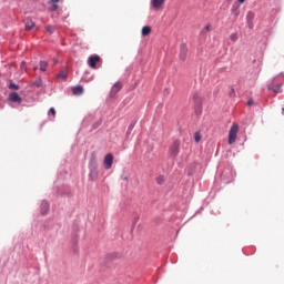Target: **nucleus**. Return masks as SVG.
Instances as JSON below:
<instances>
[{"instance_id": "f257e3e1", "label": "nucleus", "mask_w": 284, "mask_h": 284, "mask_svg": "<svg viewBox=\"0 0 284 284\" xmlns=\"http://www.w3.org/2000/svg\"><path fill=\"white\" fill-rule=\"evenodd\" d=\"M237 134H239V124H233L229 132V145H232L236 142Z\"/></svg>"}, {"instance_id": "f03ea898", "label": "nucleus", "mask_w": 284, "mask_h": 284, "mask_svg": "<svg viewBox=\"0 0 284 284\" xmlns=\"http://www.w3.org/2000/svg\"><path fill=\"white\" fill-rule=\"evenodd\" d=\"M180 150H181V140H175L170 148L171 156H179Z\"/></svg>"}, {"instance_id": "7ed1b4c3", "label": "nucleus", "mask_w": 284, "mask_h": 284, "mask_svg": "<svg viewBox=\"0 0 284 284\" xmlns=\"http://www.w3.org/2000/svg\"><path fill=\"white\" fill-rule=\"evenodd\" d=\"M101 57L93 54L88 59V65L92 68V70H97V64L100 63Z\"/></svg>"}, {"instance_id": "20e7f679", "label": "nucleus", "mask_w": 284, "mask_h": 284, "mask_svg": "<svg viewBox=\"0 0 284 284\" xmlns=\"http://www.w3.org/2000/svg\"><path fill=\"white\" fill-rule=\"evenodd\" d=\"M104 168L105 170H110L112 168V163H114V155L112 153H109L104 156Z\"/></svg>"}, {"instance_id": "39448f33", "label": "nucleus", "mask_w": 284, "mask_h": 284, "mask_svg": "<svg viewBox=\"0 0 284 284\" xmlns=\"http://www.w3.org/2000/svg\"><path fill=\"white\" fill-rule=\"evenodd\" d=\"M163 6H165V0H152L151 1V8H153V10H161V8H163Z\"/></svg>"}, {"instance_id": "423d86ee", "label": "nucleus", "mask_w": 284, "mask_h": 284, "mask_svg": "<svg viewBox=\"0 0 284 284\" xmlns=\"http://www.w3.org/2000/svg\"><path fill=\"white\" fill-rule=\"evenodd\" d=\"M9 101H11V103H21V101H23V99H21V95H19V93L11 92L9 94Z\"/></svg>"}, {"instance_id": "0eeeda50", "label": "nucleus", "mask_w": 284, "mask_h": 284, "mask_svg": "<svg viewBox=\"0 0 284 284\" xmlns=\"http://www.w3.org/2000/svg\"><path fill=\"white\" fill-rule=\"evenodd\" d=\"M187 59V45L181 44L180 47V61H185Z\"/></svg>"}, {"instance_id": "6e6552de", "label": "nucleus", "mask_w": 284, "mask_h": 284, "mask_svg": "<svg viewBox=\"0 0 284 284\" xmlns=\"http://www.w3.org/2000/svg\"><path fill=\"white\" fill-rule=\"evenodd\" d=\"M24 26H26V30H34V28L37 27L34 24V21H32V19L30 18L24 19Z\"/></svg>"}, {"instance_id": "1a4fd4ad", "label": "nucleus", "mask_w": 284, "mask_h": 284, "mask_svg": "<svg viewBox=\"0 0 284 284\" xmlns=\"http://www.w3.org/2000/svg\"><path fill=\"white\" fill-rule=\"evenodd\" d=\"M48 210H50V204L48 202L43 201L40 205L41 214H48Z\"/></svg>"}, {"instance_id": "9d476101", "label": "nucleus", "mask_w": 284, "mask_h": 284, "mask_svg": "<svg viewBox=\"0 0 284 284\" xmlns=\"http://www.w3.org/2000/svg\"><path fill=\"white\" fill-rule=\"evenodd\" d=\"M231 12H232L233 17H239L241 14L240 6L234 3L231 9Z\"/></svg>"}, {"instance_id": "9b49d317", "label": "nucleus", "mask_w": 284, "mask_h": 284, "mask_svg": "<svg viewBox=\"0 0 284 284\" xmlns=\"http://www.w3.org/2000/svg\"><path fill=\"white\" fill-rule=\"evenodd\" d=\"M122 88H123V84H121V82H116L115 84H113L111 92L113 94H118V92H121Z\"/></svg>"}, {"instance_id": "f8f14e48", "label": "nucleus", "mask_w": 284, "mask_h": 284, "mask_svg": "<svg viewBox=\"0 0 284 284\" xmlns=\"http://www.w3.org/2000/svg\"><path fill=\"white\" fill-rule=\"evenodd\" d=\"M72 92L75 97H81V94H83V87L81 85L73 87Z\"/></svg>"}, {"instance_id": "ddd939ff", "label": "nucleus", "mask_w": 284, "mask_h": 284, "mask_svg": "<svg viewBox=\"0 0 284 284\" xmlns=\"http://www.w3.org/2000/svg\"><path fill=\"white\" fill-rule=\"evenodd\" d=\"M152 34V28L150 26H145L142 28V37H149Z\"/></svg>"}, {"instance_id": "4468645a", "label": "nucleus", "mask_w": 284, "mask_h": 284, "mask_svg": "<svg viewBox=\"0 0 284 284\" xmlns=\"http://www.w3.org/2000/svg\"><path fill=\"white\" fill-rule=\"evenodd\" d=\"M268 90H270L271 92H281V84H277V85H275V87H274V84H270V85H268Z\"/></svg>"}, {"instance_id": "2eb2a0df", "label": "nucleus", "mask_w": 284, "mask_h": 284, "mask_svg": "<svg viewBox=\"0 0 284 284\" xmlns=\"http://www.w3.org/2000/svg\"><path fill=\"white\" fill-rule=\"evenodd\" d=\"M58 79H68V70L64 69L58 73Z\"/></svg>"}, {"instance_id": "dca6fc26", "label": "nucleus", "mask_w": 284, "mask_h": 284, "mask_svg": "<svg viewBox=\"0 0 284 284\" xmlns=\"http://www.w3.org/2000/svg\"><path fill=\"white\" fill-rule=\"evenodd\" d=\"M246 21H247V23H252V21H254V12H252V11L247 12Z\"/></svg>"}, {"instance_id": "f3484780", "label": "nucleus", "mask_w": 284, "mask_h": 284, "mask_svg": "<svg viewBox=\"0 0 284 284\" xmlns=\"http://www.w3.org/2000/svg\"><path fill=\"white\" fill-rule=\"evenodd\" d=\"M48 70V63L45 61H40V71L45 72Z\"/></svg>"}, {"instance_id": "a211bd4d", "label": "nucleus", "mask_w": 284, "mask_h": 284, "mask_svg": "<svg viewBox=\"0 0 284 284\" xmlns=\"http://www.w3.org/2000/svg\"><path fill=\"white\" fill-rule=\"evenodd\" d=\"M45 31H47L49 34H53V33H54V26L48 24V26L45 27Z\"/></svg>"}, {"instance_id": "6ab92c4d", "label": "nucleus", "mask_w": 284, "mask_h": 284, "mask_svg": "<svg viewBox=\"0 0 284 284\" xmlns=\"http://www.w3.org/2000/svg\"><path fill=\"white\" fill-rule=\"evenodd\" d=\"M33 85H36L37 88H41L43 85V81L41 80V78H38L34 82Z\"/></svg>"}, {"instance_id": "aec40b11", "label": "nucleus", "mask_w": 284, "mask_h": 284, "mask_svg": "<svg viewBox=\"0 0 284 284\" xmlns=\"http://www.w3.org/2000/svg\"><path fill=\"white\" fill-rule=\"evenodd\" d=\"M9 90H19V84H17L14 82H10Z\"/></svg>"}, {"instance_id": "412c9836", "label": "nucleus", "mask_w": 284, "mask_h": 284, "mask_svg": "<svg viewBox=\"0 0 284 284\" xmlns=\"http://www.w3.org/2000/svg\"><path fill=\"white\" fill-rule=\"evenodd\" d=\"M194 141H195V143H200L201 142V133L200 132H195L194 133Z\"/></svg>"}, {"instance_id": "4be33fe9", "label": "nucleus", "mask_w": 284, "mask_h": 284, "mask_svg": "<svg viewBox=\"0 0 284 284\" xmlns=\"http://www.w3.org/2000/svg\"><path fill=\"white\" fill-rule=\"evenodd\" d=\"M230 39H231V41H233V43H236V41H239V36L236 33H232L230 36Z\"/></svg>"}, {"instance_id": "5701e85b", "label": "nucleus", "mask_w": 284, "mask_h": 284, "mask_svg": "<svg viewBox=\"0 0 284 284\" xmlns=\"http://www.w3.org/2000/svg\"><path fill=\"white\" fill-rule=\"evenodd\" d=\"M49 114H51L53 118L57 116V111L54 110V108H51V109L49 110Z\"/></svg>"}, {"instance_id": "b1692460", "label": "nucleus", "mask_w": 284, "mask_h": 284, "mask_svg": "<svg viewBox=\"0 0 284 284\" xmlns=\"http://www.w3.org/2000/svg\"><path fill=\"white\" fill-rule=\"evenodd\" d=\"M165 180L163 179V176H159L158 179H156V183L159 184V185H162V183L164 182Z\"/></svg>"}, {"instance_id": "393cba45", "label": "nucleus", "mask_w": 284, "mask_h": 284, "mask_svg": "<svg viewBox=\"0 0 284 284\" xmlns=\"http://www.w3.org/2000/svg\"><path fill=\"white\" fill-rule=\"evenodd\" d=\"M59 9V6H57V4H53L52 7H51V10L54 12V11H57Z\"/></svg>"}, {"instance_id": "a878e982", "label": "nucleus", "mask_w": 284, "mask_h": 284, "mask_svg": "<svg viewBox=\"0 0 284 284\" xmlns=\"http://www.w3.org/2000/svg\"><path fill=\"white\" fill-rule=\"evenodd\" d=\"M247 105H248V106L254 105V100H248V101H247Z\"/></svg>"}, {"instance_id": "bb28decb", "label": "nucleus", "mask_w": 284, "mask_h": 284, "mask_svg": "<svg viewBox=\"0 0 284 284\" xmlns=\"http://www.w3.org/2000/svg\"><path fill=\"white\" fill-rule=\"evenodd\" d=\"M205 30H206L207 32H210V30H212V27L209 24V26L205 27Z\"/></svg>"}, {"instance_id": "cd10ccee", "label": "nucleus", "mask_w": 284, "mask_h": 284, "mask_svg": "<svg viewBox=\"0 0 284 284\" xmlns=\"http://www.w3.org/2000/svg\"><path fill=\"white\" fill-rule=\"evenodd\" d=\"M51 3H59L61 0H50Z\"/></svg>"}, {"instance_id": "c85d7f7f", "label": "nucleus", "mask_w": 284, "mask_h": 284, "mask_svg": "<svg viewBox=\"0 0 284 284\" xmlns=\"http://www.w3.org/2000/svg\"><path fill=\"white\" fill-rule=\"evenodd\" d=\"M24 68H26V63L22 62V64H21V70H23Z\"/></svg>"}, {"instance_id": "c756f323", "label": "nucleus", "mask_w": 284, "mask_h": 284, "mask_svg": "<svg viewBox=\"0 0 284 284\" xmlns=\"http://www.w3.org/2000/svg\"><path fill=\"white\" fill-rule=\"evenodd\" d=\"M193 99L196 101V99H199V94L193 95Z\"/></svg>"}, {"instance_id": "7c9ffc66", "label": "nucleus", "mask_w": 284, "mask_h": 284, "mask_svg": "<svg viewBox=\"0 0 284 284\" xmlns=\"http://www.w3.org/2000/svg\"><path fill=\"white\" fill-rule=\"evenodd\" d=\"M239 3H245V0H237Z\"/></svg>"}, {"instance_id": "2f4dec72", "label": "nucleus", "mask_w": 284, "mask_h": 284, "mask_svg": "<svg viewBox=\"0 0 284 284\" xmlns=\"http://www.w3.org/2000/svg\"><path fill=\"white\" fill-rule=\"evenodd\" d=\"M33 70H37V67H36V68H33Z\"/></svg>"}]
</instances>
